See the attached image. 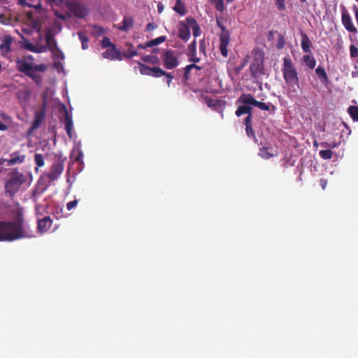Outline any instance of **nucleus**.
I'll list each match as a JSON object with an SVG mask.
<instances>
[{
	"label": "nucleus",
	"instance_id": "obj_5",
	"mask_svg": "<svg viewBox=\"0 0 358 358\" xmlns=\"http://www.w3.org/2000/svg\"><path fill=\"white\" fill-rule=\"evenodd\" d=\"M252 61L250 65V69L252 75L255 78L264 74V53L260 49H255L251 52Z\"/></svg>",
	"mask_w": 358,
	"mask_h": 358
},
{
	"label": "nucleus",
	"instance_id": "obj_43",
	"mask_svg": "<svg viewBox=\"0 0 358 358\" xmlns=\"http://www.w3.org/2000/svg\"><path fill=\"white\" fill-rule=\"evenodd\" d=\"M212 3L215 5V7L218 11H223L224 9V4L223 0H210Z\"/></svg>",
	"mask_w": 358,
	"mask_h": 358
},
{
	"label": "nucleus",
	"instance_id": "obj_54",
	"mask_svg": "<svg viewBox=\"0 0 358 358\" xmlns=\"http://www.w3.org/2000/svg\"><path fill=\"white\" fill-rule=\"evenodd\" d=\"M156 27H157V26L154 23H149L147 24L146 29L148 31H153L154 29H155Z\"/></svg>",
	"mask_w": 358,
	"mask_h": 358
},
{
	"label": "nucleus",
	"instance_id": "obj_34",
	"mask_svg": "<svg viewBox=\"0 0 358 358\" xmlns=\"http://www.w3.org/2000/svg\"><path fill=\"white\" fill-rule=\"evenodd\" d=\"M78 36L82 44V48L86 50L88 48V38L84 34V33L79 31Z\"/></svg>",
	"mask_w": 358,
	"mask_h": 358
},
{
	"label": "nucleus",
	"instance_id": "obj_49",
	"mask_svg": "<svg viewBox=\"0 0 358 358\" xmlns=\"http://www.w3.org/2000/svg\"><path fill=\"white\" fill-rule=\"evenodd\" d=\"M78 203V201L77 199H75L72 201L68 202L66 203V208L68 210H71L73 208H74Z\"/></svg>",
	"mask_w": 358,
	"mask_h": 358
},
{
	"label": "nucleus",
	"instance_id": "obj_62",
	"mask_svg": "<svg viewBox=\"0 0 358 358\" xmlns=\"http://www.w3.org/2000/svg\"><path fill=\"white\" fill-rule=\"evenodd\" d=\"M138 47L139 48H141V49H145V48H148V47L146 46V45H142V44L138 45Z\"/></svg>",
	"mask_w": 358,
	"mask_h": 358
},
{
	"label": "nucleus",
	"instance_id": "obj_36",
	"mask_svg": "<svg viewBox=\"0 0 358 358\" xmlns=\"http://www.w3.org/2000/svg\"><path fill=\"white\" fill-rule=\"evenodd\" d=\"M350 54L352 59L358 63V48L355 45L350 46Z\"/></svg>",
	"mask_w": 358,
	"mask_h": 358
},
{
	"label": "nucleus",
	"instance_id": "obj_2",
	"mask_svg": "<svg viewBox=\"0 0 358 358\" xmlns=\"http://www.w3.org/2000/svg\"><path fill=\"white\" fill-rule=\"evenodd\" d=\"M283 78L287 85L288 96L290 98L298 96L299 81L296 69L289 57L283 58L282 68Z\"/></svg>",
	"mask_w": 358,
	"mask_h": 358
},
{
	"label": "nucleus",
	"instance_id": "obj_19",
	"mask_svg": "<svg viewBox=\"0 0 358 358\" xmlns=\"http://www.w3.org/2000/svg\"><path fill=\"white\" fill-rule=\"evenodd\" d=\"M178 31H179V37L184 40V41H187L189 37H190V35H191V33H190V27L188 24V22L187 23H185V22H180L179 23V26H178Z\"/></svg>",
	"mask_w": 358,
	"mask_h": 358
},
{
	"label": "nucleus",
	"instance_id": "obj_40",
	"mask_svg": "<svg viewBox=\"0 0 358 358\" xmlns=\"http://www.w3.org/2000/svg\"><path fill=\"white\" fill-rule=\"evenodd\" d=\"M34 161L38 167L44 166V156L41 154L36 153L34 155Z\"/></svg>",
	"mask_w": 358,
	"mask_h": 358
},
{
	"label": "nucleus",
	"instance_id": "obj_21",
	"mask_svg": "<svg viewBox=\"0 0 358 358\" xmlns=\"http://www.w3.org/2000/svg\"><path fill=\"white\" fill-rule=\"evenodd\" d=\"M196 40H194L187 48L188 56L189 57V60L192 62L197 63L199 62L200 59L196 56Z\"/></svg>",
	"mask_w": 358,
	"mask_h": 358
},
{
	"label": "nucleus",
	"instance_id": "obj_9",
	"mask_svg": "<svg viewBox=\"0 0 358 358\" xmlns=\"http://www.w3.org/2000/svg\"><path fill=\"white\" fill-rule=\"evenodd\" d=\"M27 27L22 28V31L27 34H31L33 31L39 32L42 29V22L36 17V15L30 13L27 20Z\"/></svg>",
	"mask_w": 358,
	"mask_h": 358
},
{
	"label": "nucleus",
	"instance_id": "obj_37",
	"mask_svg": "<svg viewBox=\"0 0 358 358\" xmlns=\"http://www.w3.org/2000/svg\"><path fill=\"white\" fill-rule=\"evenodd\" d=\"M259 155L261 157H262L263 159H268L269 158H271V157H273L274 155V154L271 153L268 151V148H260Z\"/></svg>",
	"mask_w": 358,
	"mask_h": 358
},
{
	"label": "nucleus",
	"instance_id": "obj_28",
	"mask_svg": "<svg viewBox=\"0 0 358 358\" xmlns=\"http://www.w3.org/2000/svg\"><path fill=\"white\" fill-rule=\"evenodd\" d=\"M310 45H311V42H310V39L308 38V37L306 34L303 35L302 39H301V48H302L303 51L305 52H310Z\"/></svg>",
	"mask_w": 358,
	"mask_h": 358
},
{
	"label": "nucleus",
	"instance_id": "obj_42",
	"mask_svg": "<svg viewBox=\"0 0 358 358\" xmlns=\"http://www.w3.org/2000/svg\"><path fill=\"white\" fill-rule=\"evenodd\" d=\"M142 59L145 62L150 63V64H157L159 61L157 57L154 55H145L142 57Z\"/></svg>",
	"mask_w": 358,
	"mask_h": 358
},
{
	"label": "nucleus",
	"instance_id": "obj_48",
	"mask_svg": "<svg viewBox=\"0 0 358 358\" xmlns=\"http://www.w3.org/2000/svg\"><path fill=\"white\" fill-rule=\"evenodd\" d=\"M277 8L280 10L285 9V0H275Z\"/></svg>",
	"mask_w": 358,
	"mask_h": 358
},
{
	"label": "nucleus",
	"instance_id": "obj_10",
	"mask_svg": "<svg viewBox=\"0 0 358 358\" xmlns=\"http://www.w3.org/2000/svg\"><path fill=\"white\" fill-rule=\"evenodd\" d=\"M22 46L32 52L35 53H42L45 52L47 51V47L43 45H41L39 43L33 44L29 40L24 38L22 37Z\"/></svg>",
	"mask_w": 358,
	"mask_h": 358
},
{
	"label": "nucleus",
	"instance_id": "obj_46",
	"mask_svg": "<svg viewBox=\"0 0 358 358\" xmlns=\"http://www.w3.org/2000/svg\"><path fill=\"white\" fill-rule=\"evenodd\" d=\"M163 76L165 77L164 81L167 84L168 87H170L171 83V82L173 80V76L171 75V73L165 72V74H164Z\"/></svg>",
	"mask_w": 358,
	"mask_h": 358
},
{
	"label": "nucleus",
	"instance_id": "obj_4",
	"mask_svg": "<svg viewBox=\"0 0 358 358\" xmlns=\"http://www.w3.org/2000/svg\"><path fill=\"white\" fill-rule=\"evenodd\" d=\"M46 2L52 7L54 12V15L62 20H66L69 17V15L59 13L58 10L55 9V6H59L61 8L65 4L66 6L78 17H84L87 14V10L85 6L76 2V1H66L65 0H57L55 3H50L48 0Z\"/></svg>",
	"mask_w": 358,
	"mask_h": 358
},
{
	"label": "nucleus",
	"instance_id": "obj_24",
	"mask_svg": "<svg viewBox=\"0 0 358 358\" xmlns=\"http://www.w3.org/2000/svg\"><path fill=\"white\" fill-rule=\"evenodd\" d=\"M187 22H188L190 29H192L194 36H199L200 35V28L196 21L194 18L188 17L187 18Z\"/></svg>",
	"mask_w": 358,
	"mask_h": 358
},
{
	"label": "nucleus",
	"instance_id": "obj_33",
	"mask_svg": "<svg viewBox=\"0 0 358 358\" xmlns=\"http://www.w3.org/2000/svg\"><path fill=\"white\" fill-rule=\"evenodd\" d=\"M166 36H159L158 38H156L153 40H151V41H149L146 43V46L147 47H152V46H155V45H157L163 42H164L166 41Z\"/></svg>",
	"mask_w": 358,
	"mask_h": 358
},
{
	"label": "nucleus",
	"instance_id": "obj_31",
	"mask_svg": "<svg viewBox=\"0 0 358 358\" xmlns=\"http://www.w3.org/2000/svg\"><path fill=\"white\" fill-rule=\"evenodd\" d=\"M348 112L353 121L358 122V106H350L348 109Z\"/></svg>",
	"mask_w": 358,
	"mask_h": 358
},
{
	"label": "nucleus",
	"instance_id": "obj_25",
	"mask_svg": "<svg viewBox=\"0 0 358 358\" xmlns=\"http://www.w3.org/2000/svg\"><path fill=\"white\" fill-rule=\"evenodd\" d=\"M38 72L40 71L37 69L33 68L30 71H28L26 75L30 77L35 83L40 85L42 81V77L38 73Z\"/></svg>",
	"mask_w": 358,
	"mask_h": 358
},
{
	"label": "nucleus",
	"instance_id": "obj_16",
	"mask_svg": "<svg viewBox=\"0 0 358 358\" xmlns=\"http://www.w3.org/2000/svg\"><path fill=\"white\" fill-rule=\"evenodd\" d=\"M65 110V120H64V125L65 130L69 136L70 138H73L76 136V134L73 132V122L72 120V116L68 113V111L65 106H64Z\"/></svg>",
	"mask_w": 358,
	"mask_h": 358
},
{
	"label": "nucleus",
	"instance_id": "obj_44",
	"mask_svg": "<svg viewBox=\"0 0 358 358\" xmlns=\"http://www.w3.org/2000/svg\"><path fill=\"white\" fill-rule=\"evenodd\" d=\"M319 155L324 159H330L332 157L333 152L331 150H320Z\"/></svg>",
	"mask_w": 358,
	"mask_h": 358
},
{
	"label": "nucleus",
	"instance_id": "obj_6",
	"mask_svg": "<svg viewBox=\"0 0 358 358\" xmlns=\"http://www.w3.org/2000/svg\"><path fill=\"white\" fill-rule=\"evenodd\" d=\"M32 55H25L16 59V69L24 73L30 71L33 68L37 69L39 71H45L47 69L45 64H35Z\"/></svg>",
	"mask_w": 358,
	"mask_h": 358
},
{
	"label": "nucleus",
	"instance_id": "obj_11",
	"mask_svg": "<svg viewBox=\"0 0 358 358\" xmlns=\"http://www.w3.org/2000/svg\"><path fill=\"white\" fill-rule=\"evenodd\" d=\"M52 225V220L48 216L38 219L37 233L43 234L50 231Z\"/></svg>",
	"mask_w": 358,
	"mask_h": 358
},
{
	"label": "nucleus",
	"instance_id": "obj_39",
	"mask_svg": "<svg viewBox=\"0 0 358 358\" xmlns=\"http://www.w3.org/2000/svg\"><path fill=\"white\" fill-rule=\"evenodd\" d=\"M165 72L166 71H164L160 67H157V66L152 67L151 76L155 77V78H159L161 76H163L164 74H165Z\"/></svg>",
	"mask_w": 358,
	"mask_h": 358
},
{
	"label": "nucleus",
	"instance_id": "obj_60",
	"mask_svg": "<svg viewBox=\"0 0 358 358\" xmlns=\"http://www.w3.org/2000/svg\"><path fill=\"white\" fill-rule=\"evenodd\" d=\"M0 23L6 24V19L3 15H0Z\"/></svg>",
	"mask_w": 358,
	"mask_h": 358
},
{
	"label": "nucleus",
	"instance_id": "obj_26",
	"mask_svg": "<svg viewBox=\"0 0 358 358\" xmlns=\"http://www.w3.org/2000/svg\"><path fill=\"white\" fill-rule=\"evenodd\" d=\"M251 104H245L240 106L237 110L236 111V115L239 117L243 114H248L251 115V110H252Z\"/></svg>",
	"mask_w": 358,
	"mask_h": 358
},
{
	"label": "nucleus",
	"instance_id": "obj_53",
	"mask_svg": "<svg viewBox=\"0 0 358 358\" xmlns=\"http://www.w3.org/2000/svg\"><path fill=\"white\" fill-rule=\"evenodd\" d=\"M53 26L57 32H59L62 30V25L57 20L55 21Z\"/></svg>",
	"mask_w": 358,
	"mask_h": 358
},
{
	"label": "nucleus",
	"instance_id": "obj_20",
	"mask_svg": "<svg viewBox=\"0 0 358 358\" xmlns=\"http://www.w3.org/2000/svg\"><path fill=\"white\" fill-rule=\"evenodd\" d=\"M83 152L81 149V143L79 141L74 146L71 157L74 159L78 163L83 164Z\"/></svg>",
	"mask_w": 358,
	"mask_h": 358
},
{
	"label": "nucleus",
	"instance_id": "obj_30",
	"mask_svg": "<svg viewBox=\"0 0 358 358\" xmlns=\"http://www.w3.org/2000/svg\"><path fill=\"white\" fill-rule=\"evenodd\" d=\"M245 131L248 136L255 137L254 132L251 126V115H249L245 120Z\"/></svg>",
	"mask_w": 358,
	"mask_h": 358
},
{
	"label": "nucleus",
	"instance_id": "obj_51",
	"mask_svg": "<svg viewBox=\"0 0 358 358\" xmlns=\"http://www.w3.org/2000/svg\"><path fill=\"white\" fill-rule=\"evenodd\" d=\"M285 44V41L283 36H280L278 41V43H277L278 48V49L282 48L284 47Z\"/></svg>",
	"mask_w": 358,
	"mask_h": 358
},
{
	"label": "nucleus",
	"instance_id": "obj_35",
	"mask_svg": "<svg viewBox=\"0 0 358 358\" xmlns=\"http://www.w3.org/2000/svg\"><path fill=\"white\" fill-rule=\"evenodd\" d=\"M138 64H139V71L142 75H146V76H151L152 68L149 67V66H148L145 64H141V63H138Z\"/></svg>",
	"mask_w": 358,
	"mask_h": 358
},
{
	"label": "nucleus",
	"instance_id": "obj_3",
	"mask_svg": "<svg viewBox=\"0 0 358 358\" xmlns=\"http://www.w3.org/2000/svg\"><path fill=\"white\" fill-rule=\"evenodd\" d=\"M31 175H24L19 171H13L5 184V192L13 196L20 190H25L31 184Z\"/></svg>",
	"mask_w": 358,
	"mask_h": 358
},
{
	"label": "nucleus",
	"instance_id": "obj_7",
	"mask_svg": "<svg viewBox=\"0 0 358 358\" xmlns=\"http://www.w3.org/2000/svg\"><path fill=\"white\" fill-rule=\"evenodd\" d=\"M162 59L164 68L173 69L179 65V52L172 50H166L162 54Z\"/></svg>",
	"mask_w": 358,
	"mask_h": 358
},
{
	"label": "nucleus",
	"instance_id": "obj_59",
	"mask_svg": "<svg viewBox=\"0 0 358 358\" xmlns=\"http://www.w3.org/2000/svg\"><path fill=\"white\" fill-rule=\"evenodd\" d=\"M6 159L3 158L0 159V173L3 171V166L5 164Z\"/></svg>",
	"mask_w": 358,
	"mask_h": 358
},
{
	"label": "nucleus",
	"instance_id": "obj_58",
	"mask_svg": "<svg viewBox=\"0 0 358 358\" xmlns=\"http://www.w3.org/2000/svg\"><path fill=\"white\" fill-rule=\"evenodd\" d=\"M8 129V126L4 124V123H2L1 121H0V131H6Z\"/></svg>",
	"mask_w": 358,
	"mask_h": 358
},
{
	"label": "nucleus",
	"instance_id": "obj_1",
	"mask_svg": "<svg viewBox=\"0 0 358 358\" xmlns=\"http://www.w3.org/2000/svg\"><path fill=\"white\" fill-rule=\"evenodd\" d=\"M12 212L14 221L0 222V241H13L34 237L33 231L23 220L22 208L15 205L13 206Z\"/></svg>",
	"mask_w": 358,
	"mask_h": 358
},
{
	"label": "nucleus",
	"instance_id": "obj_22",
	"mask_svg": "<svg viewBox=\"0 0 358 358\" xmlns=\"http://www.w3.org/2000/svg\"><path fill=\"white\" fill-rule=\"evenodd\" d=\"M134 24V20L131 17L125 16L122 22L118 26V29L121 31H128L130 29Z\"/></svg>",
	"mask_w": 358,
	"mask_h": 358
},
{
	"label": "nucleus",
	"instance_id": "obj_17",
	"mask_svg": "<svg viewBox=\"0 0 358 358\" xmlns=\"http://www.w3.org/2000/svg\"><path fill=\"white\" fill-rule=\"evenodd\" d=\"M230 42V36L227 31H224L220 36V49L222 55L227 57L228 55V45Z\"/></svg>",
	"mask_w": 358,
	"mask_h": 358
},
{
	"label": "nucleus",
	"instance_id": "obj_29",
	"mask_svg": "<svg viewBox=\"0 0 358 358\" xmlns=\"http://www.w3.org/2000/svg\"><path fill=\"white\" fill-rule=\"evenodd\" d=\"M303 61L305 63V64L310 69H313L315 67L316 61L313 56L310 55H304L303 57Z\"/></svg>",
	"mask_w": 358,
	"mask_h": 358
},
{
	"label": "nucleus",
	"instance_id": "obj_27",
	"mask_svg": "<svg viewBox=\"0 0 358 358\" xmlns=\"http://www.w3.org/2000/svg\"><path fill=\"white\" fill-rule=\"evenodd\" d=\"M25 157L24 155H16L15 154L11 155L10 159H6L7 165H14L17 164H21L24 162Z\"/></svg>",
	"mask_w": 358,
	"mask_h": 358
},
{
	"label": "nucleus",
	"instance_id": "obj_52",
	"mask_svg": "<svg viewBox=\"0 0 358 358\" xmlns=\"http://www.w3.org/2000/svg\"><path fill=\"white\" fill-rule=\"evenodd\" d=\"M194 66L192 65H187L185 68V76L186 78H188V74L191 72L192 70L194 69Z\"/></svg>",
	"mask_w": 358,
	"mask_h": 358
},
{
	"label": "nucleus",
	"instance_id": "obj_38",
	"mask_svg": "<svg viewBox=\"0 0 358 358\" xmlns=\"http://www.w3.org/2000/svg\"><path fill=\"white\" fill-rule=\"evenodd\" d=\"M43 119V114L39 112H37L36 113L35 119L33 122V125H32L33 128L34 129L38 128L40 126Z\"/></svg>",
	"mask_w": 358,
	"mask_h": 358
},
{
	"label": "nucleus",
	"instance_id": "obj_41",
	"mask_svg": "<svg viewBox=\"0 0 358 358\" xmlns=\"http://www.w3.org/2000/svg\"><path fill=\"white\" fill-rule=\"evenodd\" d=\"M315 73L320 78L324 80V81L327 80V75L323 67L318 66L315 70Z\"/></svg>",
	"mask_w": 358,
	"mask_h": 358
},
{
	"label": "nucleus",
	"instance_id": "obj_63",
	"mask_svg": "<svg viewBox=\"0 0 358 358\" xmlns=\"http://www.w3.org/2000/svg\"><path fill=\"white\" fill-rule=\"evenodd\" d=\"M343 125H344V127H345L347 129H348V130H349V134H350V132H351V131H350V130L349 129L348 126L345 123H343Z\"/></svg>",
	"mask_w": 358,
	"mask_h": 358
},
{
	"label": "nucleus",
	"instance_id": "obj_57",
	"mask_svg": "<svg viewBox=\"0 0 358 358\" xmlns=\"http://www.w3.org/2000/svg\"><path fill=\"white\" fill-rule=\"evenodd\" d=\"M164 10V5L162 3L157 4V11L159 13H162Z\"/></svg>",
	"mask_w": 358,
	"mask_h": 358
},
{
	"label": "nucleus",
	"instance_id": "obj_14",
	"mask_svg": "<svg viewBox=\"0 0 358 358\" xmlns=\"http://www.w3.org/2000/svg\"><path fill=\"white\" fill-rule=\"evenodd\" d=\"M205 103L207 106L213 110L222 113L224 108V101L218 99H212L206 96L205 98Z\"/></svg>",
	"mask_w": 358,
	"mask_h": 358
},
{
	"label": "nucleus",
	"instance_id": "obj_45",
	"mask_svg": "<svg viewBox=\"0 0 358 358\" xmlns=\"http://www.w3.org/2000/svg\"><path fill=\"white\" fill-rule=\"evenodd\" d=\"M138 55V52L131 46L128 50L124 54L125 58H131Z\"/></svg>",
	"mask_w": 358,
	"mask_h": 358
},
{
	"label": "nucleus",
	"instance_id": "obj_18",
	"mask_svg": "<svg viewBox=\"0 0 358 358\" xmlns=\"http://www.w3.org/2000/svg\"><path fill=\"white\" fill-rule=\"evenodd\" d=\"M13 38L10 36H6L0 43V54L6 56L10 50Z\"/></svg>",
	"mask_w": 358,
	"mask_h": 358
},
{
	"label": "nucleus",
	"instance_id": "obj_23",
	"mask_svg": "<svg viewBox=\"0 0 358 358\" xmlns=\"http://www.w3.org/2000/svg\"><path fill=\"white\" fill-rule=\"evenodd\" d=\"M45 42L46 45H45L47 47V50L49 49L50 50H52L54 48H56V41L55 40L54 36L50 30H48L45 35Z\"/></svg>",
	"mask_w": 358,
	"mask_h": 358
},
{
	"label": "nucleus",
	"instance_id": "obj_15",
	"mask_svg": "<svg viewBox=\"0 0 358 358\" xmlns=\"http://www.w3.org/2000/svg\"><path fill=\"white\" fill-rule=\"evenodd\" d=\"M103 57L110 60L121 61L123 56L120 50H118L115 45H112L111 48L106 50L103 52Z\"/></svg>",
	"mask_w": 358,
	"mask_h": 358
},
{
	"label": "nucleus",
	"instance_id": "obj_64",
	"mask_svg": "<svg viewBox=\"0 0 358 358\" xmlns=\"http://www.w3.org/2000/svg\"><path fill=\"white\" fill-rule=\"evenodd\" d=\"M50 3H55L57 0H48Z\"/></svg>",
	"mask_w": 358,
	"mask_h": 358
},
{
	"label": "nucleus",
	"instance_id": "obj_13",
	"mask_svg": "<svg viewBox=\"0 0 358 358\" xmlns=\"http://www.w3.org/2000/svg\"><path fill=\"white\" fill-rule=\"evenodd\" d=\"M64 171V163L62 162H56L53 164L51 167L50 173L48 174V177L51 180H57Z\"/></svg>",
	"mask_w": 358,
	"mask_h": 358
},
{
	"label": "nucleus",
	"instance_id": "obj_12",
	"mask_svg": "<svg viewBox=\"0 0 358 358\" xmlns=\"http://www.w3.org/2000/svg\"><path fill=\"white\" fill-rule=\"evenodd\" d=\"M341 21L346 30L351 33L357 34V29L354 25L350 15L346 10L342 13Z\"/></svg>",
	"mask_w": 358,
	"mask_h": 358
},
{
	"label": "nucleus",
	"instance_id": "obj_32",
	"mask_svg": "<svg viewBox=\"0 0 358 358\" xmlns=\"http://www.w3.org/2000/svg\"><path fill=\"white\" fill-rule=\"evenodd\" d=\"M173 10L180 15L185 14V8L181 0L176 1Z\"/></svg>",
	"mask_w": 358,
	"mask_h": 358
},
{
	"label": "nucleus",
	"instance_id": "obj_55",
	"mask_svg": "<svg viewBox=\"0 0 358 358\" xmlns=\"http://www.w3.org/2000/svg\"><path fill=\"white\" fill-rule=\"evenodd\" d=\"M320 184L323 189H324L327 185V181L325 179H320Z\"/></svg>",
	"mask_w": 358,
	"mask_h": 358
},
{
	"label": "nucleus",
	"instance_id": "obj_61",
	"mask_svg": "<svg viewBox=\"0 0 358 358\" xmlns=\"http://www.w3.org/2000/svg\"><path fill=\"white\" fill-rule=\"evenodd\" d=\"M192 65L194 66V69H196V71L201 69V68L199 66L196 65V64H192Z\"/></svg>",
	"mask_w": 358,
	"mask_h": 358
},
{
	"label": "nucleus",
	"instance_id": "obj_50",
	"mask_svg": "<svg viewBox=\"0 0 358 358\" xmlns=\"http://www.w3.org/2000/svg\"><path fill=\"white\" fill-rule=\"evenodd\" d=\"M0 117L6 123H11L12 122L11 117L8 115H7V114H6L4 113H1L0 114Z\"/></svg>",
	"mask_w": 358,
	"mask_h": 358
},
{
	"label": "nucleus",
	"instance_id": "obj_47",
	"mask_svg": "<svg viewBox=\"0 0 358 358\" xmlns=\"http://www.w3.org/2000/svg\"><path fill=\"white\" fill-rule=\"evenodd\" d=\"M101 45L103 48H109L114 45L110 41V39L107 37H104L101 41Z\"/></svg>",
	"mask_w": 358,
	"mask_h": 358
},
{
	"label": "nucleus",
	"instance_id": "obj_8",
	"mask_svg": "<svg viewBox=\"0 0 358 358\" xmlns=\"http://www.w3.org/2000/svg\"><path fill=\"white\" fill-rule=\"evenodd\" d=\"M238 101L245 104H251L252 106L257 107L262 110H270L271 109L272 113H274L275 111V107L271 103H266L258 101L251 94L242 95L239 98Z\"/></svg>",
	"mask_w": 358,
	"mask_h": 358
},
{
	"label": "nucleus",
	"instance_id": "obj_56",
	"mask_svg": "<svg viewBox=\"0 0 358 358\" xmlns=\"http://www.w3.org/2000/svg\"><path fill=\"white\" fill-rule=\"evenodd\" d=\"M18 4L22 6H30L26 0H18Z\"/></svg>",
	"mask_w": 358,
	"mask_h": 358
}]
</instances>
